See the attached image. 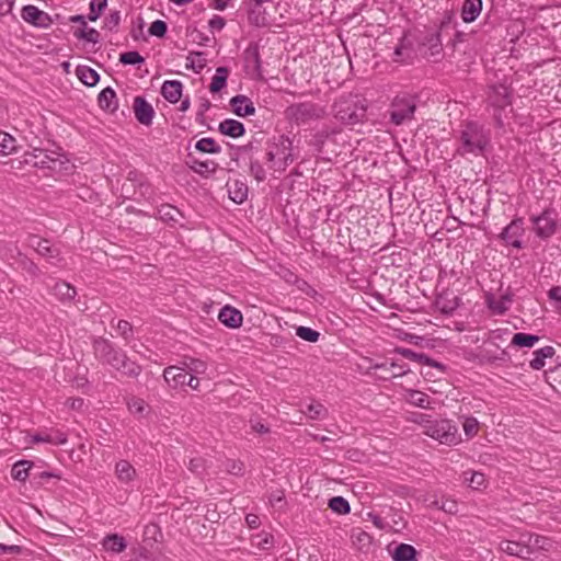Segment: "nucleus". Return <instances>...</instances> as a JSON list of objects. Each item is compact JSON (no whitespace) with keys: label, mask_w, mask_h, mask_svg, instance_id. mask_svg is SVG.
Segmentation results:
<instances>
[{"label":"nucleus","mask_w":561,"mask_h":561,"mask_svg":"<svg viewBox=\"0 0 561 561\" xmlns=\"http://www.w3.org/2000/svg\"><path fill=\"white\" fill-rule=\"evenodd\" d=\"M93 348L100 360L111 365L123 375L127 377H137L141 373V367L138 364L130 360L123 351L114 348L107 340H95Z\"/></svg>","instance_id":"nucleus-1"},{"label":"nucleus","mask_w":561,"mask_h":561,"mask_svg":"<svg viewBox=\"0 0 561 561\" xmlns=\"http://www.w3.org/2000/svg\"><path fill=\"white\" fill-rule=\"evenodd\" d=\"M366 101L358 95H343L333 105L334 116L346 125L362 122L366 115Z\"/></svg>","instance_id":"nucleus-2"},{"label":"nucleus","mask_w":561,"mask_h":561,"mask_svg":"<svg viewBox=\"0 0 561 561\" xmlns=\"http://www.w3.org/2000/svg\"><path fill=\"white\" fill-rule=\"evenodd\" d=\"M461 146L458 148L460 154H480L489 144V136L484 128L473 122L465 125L460 136Z\"/></svg>","instance_id":"nucleus-3"},{"label":"nucleus","mask_w":561,"mask_h":561,"mask_svg":"<svg viewBox=\"0 0 561 561\" xmlns=\"http://www.w3.org/2000/svg\"><path fill=\"white\" fill-rule=\"evenodd\" d=\"M266 160L271 163V169L285 171L294 161L291 140L286 136H279L275 141L268 144Z\"/></svg>","instance_id":"nucleus-4"},{"label":"nucleus","mask_w":561,"mask_h":561,"mask_svg":"<svg viewBox=\"0 0 561 561\" xmlns=\"http://www.w3.org/2000/svg\"><path fill=\"white\" fill-rule=\"evenodd\" d=\"M424 435L446 446H456L462 442L458 426L447 419H434Z\"/></svg>","instance_id":"nucleus-5"},{"label":"nucleus","mask_w":561,"mask_h":561,"mask_svg":"<svg viewBox=\"0 0 561 561\" xmlns=\"http://www.w3.org/2000/svg\"><path fill=\"white\" fill-rule=\"evenodd\" d=\"M325 108L312 102H300L289 105L286 117L296 125H307L311 122L322 119L325 116Z\"/></svg>","instance_id":"nucleus-6"},{"label":"nucleus","mask_w":561,"mask_h":561,"mask_svg":"<svg viewBox=\"0 0 561 561\" xmlns=\"http://www.w3.org/2000/svg\"><path fill=\"white\" fill-rule=\"evenodd\" d=\"M24 163L39 169H49L51 171L60 170L68 162L66 157L58 151H47L34 148L23 156Z\"/></svg>","instance_id":"nucleus-7"},{"label":"nucleus","mask_w":561,"mask_h":561,"mask_svg":"<svg viewBox=\"0 0 561 561\" xmlns=\"http://www.w3.org/2000/svg\"><path fill=\"white\" fill-rule=\"evenodd\" d=\"M416 110L415 101L408 94L397 95L390 110V121L394 125H402L407 121H411Z\"/></svg>","instance_id":"nucleus-8"},{"label":"nucleus","mask_w":561,"mask_h":561,"mask_svg":"<svg viewBox=\"0 0 561 561\" xmlns=\"http://www.w3.org/2000/svg\"><path fill=\"white\" fill-rule=\"evenodd\" d=\"M524 221L522 218L513 220L502 232L501 237L507 247L520 250L524 243Z\"/></svg>","instance_id":"nucleus-9"},{"label":"nucleus","mask_w":561,"mask_h":561,"mask_svg":"<svg viewBox=\"0 0 561 561\" xmlns=\"http://www.w3.org/2000/svg\"><path fill=\"white\" fill-rule=\"evenodd\" d=\"M28 242L30 245L34 248L39 255L47 259L50 264H57L61 261L59 249L50 245L49 241L33 236L30 238Z\"/></svg>","instance_id":"nucleus-10"},{"label":"nucleus","mask_w":561,"mask_h":561,"mask_svg":"<svg viewBox=\"0 0 561 561\" xmlns=\"http://www.w3.org/2000/svg\"><path fill=\"white\" fill-rule=\"evenodd\" d=\"M556 218L552 211H545L534 219V230L540 238H549L556 232Z\"/></svg>","instance_id":"nucleus-11"},{"label":"nucleus","mask_w":561,"mask_h":561,"mask_svg":"<svg viewBox=\"0 0 561 561\" xmlns=\"http://www.w3.org/2000/svg\"><path fill=\"white\" fill-rule=\"evenodd\" d=\"M133 110L136 119L145 125L150 126L152 124V119L154 116V111L152 105L146 101L142 96H136L134 99Z\"/></svg>","instance_id":"nucleus-12"},{"label":"nucleus","mask_w":561,"mask_h":561,"mask_svg":"<svg viewBox=\"0 0 561 561\" xmlns=\"http://www.w3.org/2000/svg\"><path fill=\"white\" fill-rule=\"evenodd\" d=\"M21 15L25 22L33 24L34 26L47 27L51 23L49 15L46 12L41 11L35 5L23 7Z\"/></svg>","instance_id":"nucleus-13"},{"label":"nucleus","mask_w":561,"mask_h":561,"mask_svg":"<svg viewBox=\"0 0 561 561\" xmlns=\"http://www.w3.org/2000/svg\"><path fill=\"white\" fill-rule=\"evenodd\" d=\"M114 473L118 482L126 486H131L137 478V471L127 460H119L115 463Z\"/></svg>","instance_id":"nucleus-14"},{"label":"nucleus","mask_w":561,"mask_h":561,"mask_svg":"<svg viewBox=\"0 0 561 561\" xmlns=\"http://www.w3.org/2000/svg\"><path fill=\"white\" fill-rule=\"evenodd\" d=\"M396 353L402 355L404 358L410 359L412 362H417L420 364L435 367L439 369L442 373L445 370V366L442 363H438L435 359L430 358L427 355L423 353H416L405 347H397Z\"/></svg>","instance_id":"nucleus-15"},{"label":"nucleus","mask_w":561,"mask_h":561,"mask_svg":"<svg viewBox=\"0 0 561 561\" xmlns=\"http://www.w3.org/2000/svg\"><path fill=\"white\" fill-rule=\"evenodd\" d=\"M369 369H380V370H391L390 375H380L378 378L382 380H389L391 378H397L407 375L410 371V368L405 364H399L396 362H391L390 365L385 363H375L369 366Z\"/></svg>","instance_id":"nucleus-16"},{"label":"nucleus","mask_w":561,"mask_h":561,"mask_svg":"<svg viewBox=\"0 0 561 561\" xmlns=\"http://www.w3.org/2000/svg\"><path fill=\"white\" fill-rule=\"evenodd\" d=\"M232 112L240 117L250 116L255 113L253 102L245 95L239 94L230 100Z\"/></svg>","instance_id":"nucleus-17"},{"label":"nucleus","mask_w":561,"mask_h":561,"mask_svg":"<svg viewBox=\"0 0 561 561\" xmlns=\"http://www.w3.org/2000/svg\"><path fill=\"white\" fill-rule=\"evenodd\" d=\"M489 101L494 107L504 108L511 103L508 88L503 84L491 87Z\"/></svg>","instance_id":"nucleus-18"},{"label":"nucleus","mask_w":561,"mask_h":561,"mask_svg":"<svg viewBox=\"0 0 561 561\" xmlns=\"http://www.w3.org/2000/svg\"><path fill=\"white\" fill-rule=\"evenodd\" d=\"M219 321L228 328L237 329L242 324V313L233 307L225 306L219 314Z\"/></svg>","instance_id":"nucleus-19"},{"label":"nucleus","mask_w":561,"mask_h":561,"mask_svg":"<svg viewBox=\"0 0 561 561\" xmlns=\"http://www.w3.org/2000/svg\"><path fill=\"white\" fill-rule=\"evenodd\" d=\"M183 84L179 80H167L161 87L162 96L170 103H178L182 98Z\"/></svg>","instance_id":"nucleus-20"},{"label":"nucleus","mask_w":561,"mask_h":561,"mask_svg":"<svg viewBox=\"0 0 561 561\" xmlns=\"http://www.w3.org/2000/svg\"><path fill=\"white\" fill-rule=\"evenodd\" d=\"M187 375L188 374L183 368L176 366H169L163 371L165 382L172 388L184 386L186 383Z\"/></svg>","instance_id":"nucleus-21"},{"label":"nucleus","mask_w":561,"mask_h":561,"mask_svg":"<svg viewBox=\"0 0 561 561\" xmlns=\"http://www.w3.org/2000/svg\"><path fill=\"white\" fill-rule=\"evenodd\" d=\"M403 399L411 405L430 409L431 408V398L423 391L414 390V389H405Z\"/></svg>","instance_id":"nucleus-22"},{"label":"nucleus","mask_w":561,"mask_h":561,"mask_svg":"<svg viewBox=\"0 0 561 561\" xmlns=\"http://www.w3.org/2000/svg\"><path fill=\"white\" fill-rule=\"evenodd\" d=\"M482 10V0H465L461 8V19L466 23L473 22Z\"/></svg>","instance_id":"nucleus-23"},{"label":"nucleus","mask_w":561,"mask_h":561,"mask_svg":"<svg viewBox=\"0 0 561 561\" xmlns=\"http://www.w3.org/2000/svg\"><path fill=\"white\" fill-rule=\"evenodd\" d=\"M98 103L102 110L110 111L112 113L118 107L116 93L111 87L103 89L99 93Z\"/></svg>","instance_id":"nucleus-24"},{"label":"nucleus","mask_w":561,"mask_h":561,"mask_svg":"<svg viewBox=\"0 0 561 561\" xmlns=\"http://www.w3.org/2000/svg\"><path fill=\"white\" fill-rule=\"evenodd\" d=\"M218 130L222 135H227L232 138L241 137L245 131L244 126L241 122L231 118H227L220 122Z\"/></svg>","instance_id":"nucleus-25"},{"label":"nucleus","mask_w":561,"mask_h":561,"mask_svg":"<svg viewBox=\"0 0 561 561\" xmlns=\"http://www.w3.org/2000/svg\"><path fill=\"white\" fill-rule=\"evenodd\" d=\"M485 302L493 313L502 314L508 309L511 299L507 296L496 297L493 294H486Z\"/></svg>","instance_id":"nucleus-26"},{"label":"nucleus","mask_w":561,"mask_h":561,"mask_svg":"<svg viewBox=\"0 0 561 561\" xmlns=\"http://www.w3.org/2000/svg\"><path fill=\"white\" fill-rule=\"evenodd\" d=\"M32 442L33 443H49L53 445H64L67 442V436L62 432L53 431L50 433L33 435Z\"/></svg>","instance_id":"nucleus-27"},{"label":"nucleus","mask_w":561,"mask_h":561,"mask_svg":"<svg viewBox=\"0 0 561 561\" xmlns=\"http://www.w3.org/2000/svg\"><path fill=\"white\" fill-rule=\"evenodd\" d=\"M556 351L552 346H545L539 348L533 353V358L529 362V365L534 369H541L545 366V359L551 358L554 355Z\"/></svg>","instance_id":"nucleus-28"},{"label":"nucleus","mask_w":561,"mask_h":561,"mask_svg":"<svg viewBox=\"0 0 561 561\" xmlns=\"http://www.w3.org/2000/svg\"><path fill=\"white\" fill-rule=\"evenodd\" d=\"M76 73L79 80L88 87H94L100 80L99 73L88 66H78Z\"/></svg>","instance_id":"nucleus-29"},{"label":"nucleus","mask_w":561,"mask_h":561,"mask_svg":"<svg viewBox=\"0 0 561 561\" xmlns=\"http://www.w3.org/2000/svg\"><path fill=\"white\" fill-rule=\"evenodd\" d=\"M248 186L241 181H233L228 186L229 197L237 204L243 203L248 197Z\"/></svg>","instance_id":"nucleus-30"},{"label":"nucleus","mask_w":561,"mask_h":561,"mask_svg":"<svg viewBox=\"0 0 561 561\" xmlns=\"http://www.w3.org/2000/svg\"><path fill=\"white\" fill-rule=\"evenodd\" d=\"M412 56V44L407 39V37H402L399 44L394 47L393 51V61L396 62H404L409 60Z\"/></svg>","instance_id":"nucleus-31"},{"label":"nucleus","mask_w":561,"mask_h":561,"mask_svg":"<svg viewBox=\"0 0 561 561\" xmlns=\"http://www.w3.org/2000/svg\"><path fill=\"white\" fill-rule=\"evenodd\" d=\"M229 76V69L227 67H218L215 76L211 78L209 90L213 93L221 91L226 84Z\"/></svg>","instance_id":"nucleus-32"},{"label":"nucleus","mask_w":561,"mask_h":561,"mask_svg":"<svg viewBox=\"0 0 561 561\" xmlns=\"http://www.w3.org/2000/svg\"><path fill=\"white\" fill-rule=\"evenodd\" d=\"M551 547L552 542L549 538L539 535H531L528 538V554L541 550L549 551Z\"/></svg>","instance_id":"nucleus-33"},{"label":"nucleus","mask_w":561,"mask_h":561,"mask_svg":"<svg viewBox=\"0 0 561 561\" xmlns=\"http://www.w3.org/2000/svg\"><path fill=\"white\" fill-rule=\"evenodd\" d=\"M416 550L408 543L398 545L391 553L394 561H412L415 558Z\"/></svg>","instance_id":"nucleus-34"},{"label":"nucleus","mask_w":561,"mask_h":561,"mask_svg":"<svg viewBox=\"0 0 561 561\" xmlns=\"http://www.w3.org/2000/svg\"><path fill=\"white\" fill-rule=\"evenodd\" d=\"M158 216L164 222L175 224L179 222V218L182 217V214L176 207L165 204L159 207Z\"/></svg>","instance_id":"nucleus-35"},{"label":"nucleus","mask_w":561,"mask_h":561,"mask_svg":"<svg viewBox=\"0 0 561 561\" xmlns=\"http://www.w3.org/2000/svg\"><path fill=\"white\" fill-rule=\"evenodd\" d=\"M244 61H245L247 68H251L254 71H260L261 58H260L259 47L256 45L249 46L244 50Z\"/></svg>","instance_id":"nucleus-36"},{"label":"nucleus","mask_w":561,"mask_h":561,"mask_svg":"<svg viewBox=\"0 0 561 561\" xmlns=\"http://www.w3.org/2000/svg\"><path fill=\"white\" fill-rule=\"evenodd\" d=\"M32 466L33 462L28 460H20L15 462L11 470V477L14 480L24 482L28 478V472Z\"/></svg>","instance_id":"nucleus-37"},{"label":"nucleus","mask_w":561,"mask_h":561,"mask_svg":"<svg viewBox=\"0 0 561 561\" xmlns=\"http://www.w3.org/2000/svg\"><path fill=\"white\" fill-rule=\"evenodd\" d=\"M103 547L107 551L122 552L126 548V542L122 536L114 534L104 538Z\"/></svg>","instance_id":"nucleus-38"},{"label":"nucleus","mask_w":561,"mask_h":561,"mask_svg":"<svg viewBox=\"0 0 561 561\" xmlns=\"http://www.w3.org/2000/svg\"><path fill=\"white\" fill-rule=\"evenodd\" d=\"M190 158V167L191 169L199 174L204 173H213L216 171L217 164L214 161H199L192 156Z\"/></svg>","instance_id":"nucleus-39"},{"label":"nucleus","mask_w":561,"mask_h":561,"mask_svg":"<svg viewBox=\"0 0 561 561\" xmlns=\"http://www.w3.org/2000/svg\"><path fill=\"white\" fill-rule=\"evenodd\" d=\"M54 291L61 300H71L77 295L76 288L66 282L57 283L54 287Z\"/></svg>","instance_id":"nucleus-40"},{"label":"nucleus","mask_w":561,"mask_h":561,"mask_svg":"<svg viewBox=\"0 0 561 561\" xmlns=\"http://www.w3.org/2000/svg\"><path fill=\"white\" fill-rule=\"evenodd\" d=\"M195 148L198 151L205 152V153H219L221 151L220 146L217 145L215 139H213L210 137H205V138L199 139L196 142Z\"/></svg>","instance_id":"nucleus-41"},{"label":"nucleus","mask_w":561,"mask_h":561,"mask_svg":"<svg viewBox=\"0 0 561 561\" xmlns=\"http://www.w3.org/2000/svg\"><path fill=\"white\" fill-rule=\"evenodd\" d=\"M16 140L10 134L0 131V153L10 154L15 150Z\"/></svg>","instance_id":"nucleus-42"},{"label":"nucleus","mask_w":561,"mask_h":561,"mask_svg":"<svg viewBox=\"0 0 561 561\" xmlns=\"http://www.w3.org/2000/svg\"><path fill=\"white\" fill-rule=\"evenodd\" d=\"M73 35L79 39H84L93 44H96L100 41V33L93 27L84 26L75 31Z\"/></svg>","instance_id":"nucleus-43"},{"label":"nucleus","mask_w":561,"mask_h":561,"mask_svg":"<svg viewBox=\"0 0 561 561\" xmlns=\"http://www.w3.org/2000/svg\"><path fill=\"white\" fill-rule=\"evenodd\" d=\"M501 549L508 556H514L524 559L523 552L525 550V547L519 542L510 540L503 541L501 543Z\"/></svg>","instance_id":"nucleus-44"},{"label":"nucleus","mask_w":561,"mask_h":561,"mask_svg":"<svg viewBox=\"0 0 561 561\" xmlns=\"http://www.w3.org/2000/svg\"><path fill=\"white\" fill-rule=\"evenodd\" d=\"M127 408L131 414L142 416L147 410V404L142 399L133 397L128 399Z\"/></svg>","instance_id":"nucleus-45"},{"label":"nucleus","mask_w":561,"mask_h":561,"mask_svg":"<svg viewBox=\"0 0 561 561\" xmlns=\"http://www.w3.org/2000/svg\"><path fill=\"white\" fill-rule=\"evenodd\" d=\"M329 507L337 514H347L351 510L348 502L342 496L332 497Z\"/></svg>","instance_id":"nucleus-46"},{"label":"nucleus","mask_w":561,"mask_h":561,"mask_svg":"<svg viewBox=\"0 0 561 561\" xmlns=\"http://www.w3.org/2000/svg\"><path fill=\"white\" fill-rule=\"evenodd\" d=\"M106 5L107 0H91L89 4L90 13L88 15V19L90 21H96L101 16Z\"/></svg>","instance_id":"nucleus-47"},{"label":"nucleus","mask_w":561,"mask_h":561,"mask_svg":"<svg viewBox=\"0 0 561 561\" xmlns=\"http://www.w3.org/2000/svg\"><path fill=\"white\" fill-rule=\"evenodd\" d=\"M296 335L311 343H316L320 337V333L318 331L302 325L296 329Z\"/></svg>","instance_id":"nucleus-48"},{"label":"nucleus","mask_w":561,"mask_h":561,"mask_svg":"<svg viewBox=\"0 0 561 561\" xmlns=\"http://www.w3.org/2000/svg\"><path fill=\"white\" fill-rule=\"evenodd\" d=\"M408 420L419 424L423 428V434H425L427 431V425H431L434 419H432L428 414L414 412L411 413Z\"/></svg>","instance_id":"nucleus-49"},{"label":"nucleus","mask_w":561,"mask_h":561,"mask_svg":"<svg viewBox=\"0 0 561 561\" xmlns=\"http://www.w3.org/2000/svg\"><path fill=\"white\" fill-rule=\"evenodd\" d=\"M119 61L124 65H139L145 62V59L138 51L133 50L121 54Z\"/></svg>","instance_id":"nucleus-50"},{"label":"nucleus","mask_w":561,"mask_h":561,"mask_svg":"<svg viewBox=\"0 0 561 561\" xmlns=\"http://www.w3.org/2000/svg\"><path fill=\"white\" fill-rule=\"evenodd\" d=\"M184 365L191 373L194 374H204L207 369V364L204 360L197 358H188L184 362Z\"/></svg>","instance_id":"nucleus-51"},{"label":"nucleus","mask_w":561,"mask_h":561,"mask_svg":"<svg viewBox=\"0 0 561 561\" xmlns=\"http://www.w3.org/2000/svg\"><path fill=\"white\" fill-rule=\"evenodd\" d=\"M465 474L466 476L470 474V478L469 479L466 478V480L469 482V486L474 490L480 489L485 482L484 474L481 472L471 471V472H465Z\"/></svg>","instance_id":"nucleus-52"},{"label":"nucleus","mask_w":561,"mask_h":561,"mask_svg":"<svg viewBox=\"0 0 561 561\" xmlns=\"http://www.w3.org/2000/svg\"><path fill=\"white\" fill-rule=\"evenodd\" d=\"M167 23L162 20H156L149 27V34L151 36L163 37L167 33Z\"/></svg>","instance_id":"nucleus-53"},{"label":"nucleus","mask_w":561,"mask_h":561,"mask_svg":"<svg viewBox=\"0 0 561 561\" xmlns=\"http://www.w3.org/2000/svg\"><path fill=\"white\" fill-rule=\"evenodd\" d=\"M250 173L257 181L262 182L266 178L265 170L260 161H251L250 163Z\"/></svg>","instance_id":"nucleus-54"},{"label":"nucleus","mask_w":561,"mask_h":561,"mask_svg":"<svg viewBox=\"0 0 561 561\" xmlns=\"http://www.w3.org/2000/svg\"><path fill=\"white\" fill-rule=\"evenodd\" d=\"M19 255L21 256V259H20L21 267L28 274H31L33 276H38L39 275L38 266L33 261L27 259L26 256H23L21 253H19Z\"/></svg>","instance_id":"nucleus-55"},{"label":"nucleus","mask_w":561,"mask_h":561,"mask_svg":"<svg viewBox=\"0 0 561 561\" xmlns=\"http://www.w3.org/2000/svg\"><path fill=\"white\" fill-rule=\"evenodd\" d=\"M325 412H327L325 408L321 403H318V402L310 403L307 407V413H308L309 417L313 419V420L323 417Z\"/></svg>","instance_id":"nucleus-56"},{"label":"nucleus","mask_w":561,"mask_h":561,"mask_svg":"<svg viewBox=\"0 0 561 561\" xmlns=\"http://www.w3.org/2000/svg\"><path fill=\"white\" fill-rule=\"evenodd\" d=\"M206 468V461L202 457H195L190 460L188 469L195 474H203Z\"/></svg>","instance_id":"nucleus-57"},{"label":"nucleus","mask_w":561,"mask_h":561,"mask_svg":"<svg viewBox=\"0 0 561 561\" xmlns=\"http://www.w3.org/2000/svg\"><path fill=\"white\" fill-rule=\"evenodd\" d=\"M478 421L474 417H466L462 427L463 432L468 437H472L478 433Z\"/></svg>","instance_id":"nucleus-58"},{"label":"nucleus","mask_w":561,"mask_h":561,"mask_svg":"<svg viewBox=\"0 0 561 561\" xmlns=\"http://www.w3.org/2000/svg\"><path fill=\"white\" fill-rule=\"evenodd\" d=\"M121 23V13L119 11H111L110 14L105 18L104 27L110 31L117 28Z\"/></svg>","instance_id":"nucleus-59"},{"label":"nucleus","mask_w":561,"mask_h":561,"mask_svg":"<svg viewBox=\"0 0 561 561\" xmlns=\"http://www.w3.org/2000/svg\"><path fill=\"white\" fill-rule=\"evenodd\" d=\"M438 510H442L448 514H456L458 512V503L453 499H442L440 505H438Z\"/></svg>","instance_id":"nucleus-60"},{"label":"nucleus","mask_w":561,"mask_h":561,"mask_svg":"<svg viewBox=\"0 0 561 561\" xmlns=\"http://www.w3.org/2000/svg\"><path fill=\"white\" fill-rule=\"evenodd\" d=\"M457 298H455L453 301H445L443 299L437 300V306L444 313H451L457 308Z\"/></svg>","instance_id":"nucleus-61"},{"label":"nucleus","mask_w":561,"mask_h":561,"mask_svg":"<svg viewBox=\"0 0 561 561\" xmlns=\"http://www.w3.org/2000/svg\"><path fill=\"white\" fill-rule=\"evenodd\" d=\"M208 25L213 31H221L226 25V21L222 16L214 15L209 20Z\"/></svg>","instance_id":"nucleus-62"},{"label":"nucleus","mask_w":561,"mask_h":561,"mask_svg":"<svg viewBox=\"0 0 561 561\" xmlns=\"http://www.w3.org/2000/svg\"><path fill=\"white\" fill-rule=\"evenodd\" d=\"M116 329L118 333L127 339L129 333L131 332V325L128 321L119 320L117 322Z\"/></svg>","instance_id":"nucleus-63"},{"label":"nucleus","mask_w":561,"mask_h":561,"mask_svg":"<svg viewBox=\"0 0 561 561\" xmlns=\"http://www.w3.org/2000/svg\"><path fill=\"white\" fill-rule=\"evenodd\" d=\"M22 547L18 545H3L0 543V554L10 553V554H18L21 553Z\"/></svg>","instance_id":"nucleus-64"}]
</instances>
